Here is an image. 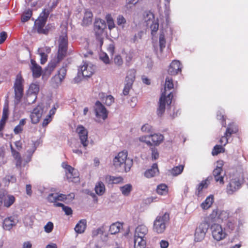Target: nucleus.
Returning a JSON list of instances; mask_svg holds the SVG:
<instances>
[{
	"label": "nucleus",
	"instance_id": "obj_1",
	"mask_svg": "<svg viewBox=\"0 0 248 248\" xmlns=\"http://www.w3.org/2000/svg\"><path fill=\"white\" fill-rule=\"evenodd\" d=\"M173 88L172 79L167 77L166 78L164 91L162 92L159 99V105L157 110L158 116H161L165 111L166 104L168 105L171 103L172 98V93L170 91Z\"/></svg>",
	"mask_w": 248,
	"mask_h": 248
},
{
	"label": "nucleus",
	"instance_id": "obj_2",
	"mask_svg": "<svg viewBox=\"0 0 248 248\" xmlns=\"http://www.w3.org/2000/svg\"><path fill=\"white\" fill-rule=\"evenodd\" d=\"M113 165L118 171L127 172L133 165V160L127 158L126 152H120L113 159Z\"/></svg>",
	"mask_w": 248,
	"mask_h": 248
},
{
	"label": "nucleus",
	"instance_id": "obj_3",
	"mask_svg": "<svg viewBox=\"0 0 248 248\" xmlns=\"http://www.w3.org/2000/svg\"><path fill=\"white\" fill-rule=\"evenodd\" d=\"M106 28V24L104 20L97 19L94 23V30L96 36V40L98 42L100 48L103 44L104 39L106 36L105 29Z\"/></svg>",
	"mask_w": 248,
	"mask_h": 248
},
{
	"label": "nucleus",
	"instance_id": "obj_4",
	"mask_svg": "<svg viewBox=\"0 0 248 248\" xmlns=\"http://www.w3.org/2000/svg\"><path fill=\"white\" fill-rule=\"evenodd\" d=\"M169 220L170 215L167 213L158 216L154 222L153 231L157 233H163Z\"/></svg>",
	"mask_w": 248,
	"mask_h": 248
},
{
	"label": "nucleus",
	"instance_id": "obj_5",
	"mask_svg": "<svg viewBox=\"0 0 248 248\" xmlns=\"http://www.w3.org/2000/svg\"><path fill=\"white\" fill-rule=\"evenodd\" d=\"M67 45L68 40L66 29L64 28L62 30V34L60 36L59 40L58 62H60L66 56L67 50Z\"/></svg>",
	"mask_w": 248,
	"mask_h": 248
},
{
	"label": "nucleus",
	"instance_id": "obj_6",
	"mask_svg": "<svg viewBox=\"0 0 248 248\" xmlns=\"http://www.w3.org/2000/svg\"><path fill=\"white\" fill-rule=\"evenodd\" d=\"M49 14V10L48 9H44L41 13L39 17L35 21V26L39 33L46 34L48 32V30L46 28L44 29L46 24V20Z\"/></svg>",
	"mask_w": 248,
	"mask_h": 248
},
{
	"label": "nucleus",
	"instance_id": "obj_7",
	"mask_svg": "<svg viewBox=\"0 0 248 248\" xmlns=\"http://www.w3.org/2000/svg\"><path fill=\"white\" fill-rule=\"evenodd\" d=\"M209 228V225L205 222H202L196 228L194 240L196 242L202 241Z\"/></svg>",
	"mask_w": 248,
	"mask_h": 248
},
{
	"label": "nucleus",
	"instance_id": "obj_8",
	"mask_svg": "<svg viewBox=\"0 0 248 248\" xmlns=\"http://www.w3.org/2000/svg\"><path fill=\"white\" fill-rule=\"evenodd\" d=\"M212 234L213 238L217 241H220L225 238L226 233L223 230L221 226L215 223L211 227Z\"/></svg>",
	"mask_w": 248,
	"mask_h": 248
},
{
	"label": "nucleus",
	"instance_id": "obj_9",
	"mask_svg": "<svg viewBox=\"0 0 248 248\" xmlns=\"http://www.w3.org/2000/svg\"><path fill=\"white\" fill-rule=\"evenodd\" d=\"M76 132L79 136L81 144L84 148H86L89 144L87 130L83 125H78L76 128Z\"/></svg>",
	"mask_w": 248,
	"mask_h": 248
},
{
	"label": "nucleus",
	"instance_id": "obj_10",
	"mask_svg": "<svg viewBox=\"0 0 248 248\" xmlns=\"http://www.w3.org/2000/svg\"><path fill=\"white\" fill-rule=\"evenodd\" d=\"M242 182L239 177H235L231 179L227 186L226 192L229 195H232L237 191L241 186Z\"/></svg>",
	"mask_w": 248,
	"mask_h": 248
},
{
	"label": "nucleus",
	"instance_id": "obj_11",
	"mask_svg": "<svg viewBox=\"0 0 248 248\" xmlns=\"http://www.w3.org/2000/svg\"><path fill=\"white\" fill-rule=\"evenodd\" d=\"M94 112L96 117L105 120L108 117V112L104 105L99 101H97L94 106Z\"/></svg>",
	"mask_w": 248,
	"mask_h": 248
},
{
	"label": "nucleus",
	"instance_id": "obj_12",
	"mask_svg": "<svg viewBox=\"0 0 248 248\" xmlns=\"http://www.w3.org/2000/svg\"><path fill=\"white\" fill-rule=\"evenodd\" d=\"M15 93V102L17 104L19 102L23 95V89L22 85L21 78H17L14 85Z\"/></svg>",
	"mask_w": 248,
	"mask_h": 248
},
{
	"label": "nucleus",
	"instance_id": "obj_13",
	"mask_svg": "<svg viewBox=\"0 0 248 248\" xmlns=\"http://www.w3.org/2000/svg\"><path fill=\"white\" fill-rule=\"evenodd\" d=\"M229 214L228 212L218 210V209L213 210L210 215V217L212 219H214L217 221H219V220L221 221L226 220L229 218Z\"/></svg>",
	"mask_w": 248,
	"mask_h": 248
},
{
	"label": "nucleus",
	"instance_id": "obj_14",
	"mask_svg": "<svg viewBox=\"0 0 248 248\" xmlns=\"http://www.w3.org/2000/svg\"><path fill=\"white\" fill-rule=\"evenodd\" d=\"M93 72V67L89 65L86 62H83V64L81 65L78 69V74H81L84 77H91Z\"/></svg>",
	"mask_w": 248,
	"mask_h": 248
},
{
	"label": "nucleus",
	"instance_id": "obj_15",
	"mask_svg": "<svg viewBox=\"0 0 248 248\" xmlns=\"http://www.w3.org/2000/svg\"><path fill=\"white\" fill-rule=\"evenodd\" d=\"M218 166H217L216 168L214 169L213 171V175L215 178L216 182H219L221 184H224L223 176L220 175L221 172L222 171V166H223V161H219L217 162Z\"/></svg>",
	"mask_w": 248,
	"mask_h": 248
},
{
	"label": "nucleus",
	"instance_id": "obj_16",
	"mask_svg": "<svg viewBox=\"0 0 248 248\" xmlns=\"http://www.w3.org/2000/svg\"><path fill=\"white\" fill-rule=\"evenodd\" d=\"M182 66L180 61L177 60L173 61L170 63L168 72L169 74L175 76L177 75L178 72H181Z\"/></svg>",
	"mask_w": 248,
	"mask_h": 248
},
{
	"label": "nucleus",
	"instance_id": "obj_17",
	"mask_svg": "<svg viewBox=\"0 0 248 248\" xmlns=\"http://www.w3.org/2000/svg\"><path fill=\"white\" fill-rule=\"evenodd\" d=\"M43 110L41 106L38 105L34 108L31 114V123L37 124L39 122L41 117Z\"/></svg>",
	"mask_w": 248,
	"mask_h": 248
},
{
	"label": "nucleus",
	"instance_id": "obj_18",
	"mask_svg": "<svg viewBox=\"0 0 248 248\" xmlns=\"http://www.w3.org/2000/svg\"><path fill=\"white\" fill-rule=\"evenodd\" d=\"M18 222V220L16 217L11 216L8 217L3 220V227L6 230H10Z\"/></svg>",
	"mask_w": 248,
	"mask_h": 248
},
{
	"label": "nucleus",
	"instance_id": "obj_19",
	"mask_svg": "<svg viewBox=\"0 0 248 248\" xmlns=\"http://www.w3.org/2000/svg\"><path fill=\"white\" fill-rule=\"evenodd\" d=\"M148 232L147 227L144 225L138 226L135 229L134 238L146 239V235Z\"/></svg>",
	"mask_w": 248,
	"mask_h": 248
},
{
	"label": "nucleus",
	"instance_id": "obj_20",
	"mask_svg": "<svg viewBox=\"0 0 248 248\" xmlns=\"http://www.w3.org/2000/svg\"><path fill=\"white\" fill-rule=\"evenodd\" d=\"M30 68L32 72V75L34 78L39 77L42 74V69L41 66L38 65L35 61L31 60Z\"/></svg>",
	"mask_w": 248,
	"mask_h": 248
},
{
	"label": "nucleus",
	"instance_id": "obj_21",
	"mask_svg": "<svg viewBox=\"0 0 248 248\" xmlns=\"http://www.w3.org/2000/svg\"><path fill=\"white\" fill-rule=\"evenodd\" d=\"M67 172H66L67 178L69 181H73V179H77L78 174L77 170L70 166H66Z\"/></svg>",
	"mask_w": 248,
	"mask_h": 248
},
{
	"label": "nucleus",
	"instance_id": "obj_22",
	"mask_svg": "<svg viewBox=\"0 0 248 248\" xmlns=\"http://www.w3.org/2000/svg\"><path fill=\"white\" fill-rule=\"evenodd\" d=\"M158 171L157 165L156 163H155L153 165L151 169L147 170L144 172V175L147 178H151L158 174Z\"/></svg>",
	"mask_w": 248,
	"mask_h": 248
},
{
	"label": "nucleus",
	"instance_id": "obj_23",
	"mask_svg": "<svg viewBox=\"0 0 248 248\" xmlns=\"http://www.w3.org/2000/svg\"><path fill=\"white\" fill-rule=\"evenodd\" d=\"M86 227V221L85 219H82L76 225L75 230L78 233H82L84 232Z\"/></svg>",
	"mask_w": 248,
	"mask_h": 248
},
{
	"label": "nucleus",
	"instance_id": "obj_24",
	"mask_svg": "<svg viewBox=\"0 0 248 248\" xmlns=\"http://www.w3.org/2000/svg\"><path fill=\"white\" fill-rule=\"evenodd\" d=\"M3 199L4 206L6 207H10L15 202V197L11 195L5 194L3 193Z\"/></svg>",
	"mask_w": 248,
	"mask_h": 248
},
{
	"label": "nucleus",
	"instance_id": "obj_25",
	"mask_svg": "<svg viewBox=\"0 0 248 248\" xmlns=\"http://www.w3.org/2000/svg\"><path fill=\"white\" fill-rule=\"evenodd\" d=\"M93 14L90 11H86L85 13L82 21V25L87 26L91 24L92 22Z\"/></svg>",
	"mask_w": 248,
	"mask_h": 248
},
{
	"label": "nucleus",
	"instance_id": "obj_26",
	"mask_svg": "<svg viewBox=\"0 0 248 248\" xmlns=\"http://www.w3.org/2000/svg\"><path fill=\"white\" fill-rule=\"evenodd\" d=\"M210 183L209 177H208L205 180L202 181L198 185L197 189L196 194L199 195L203 189L207 188Z\"/></svg>",
	"mask_w": 248,
	"mask_h": 248
},
{
	"label": "nucleus",
	"instance_id": "obj_27",
	"mask_svg": "<svg viewBox=\"0 0 248 248\" xmlns=\"http://www.w3.org/2000/svg\"><path fill=\"white\" fill-rule=\"evenodd\" d=\"M146 244V239L134 238L135 248H145Z\"/></svg>",
	"mask_w": 248,
	"mask_h": 248
},
{
	"label": "nucleus",
	"instance_id": "obj_28",
	"mask_svg": "<svg viewBox=\"0 0 248 248\" xmlns=\"http://www.w3.org/2000/svg\"><path fill=\"white\" fill-rule=\"evenodd\" d=\"M213 202H214L213 196L210 195L206 199L205 201L201 204V207L203 209H204V210L208 209L211 206L212 204H213Z\"/></svg>",
	"mask_w": 248,
	"mask_h": 248
},
{
	"label": "nucleus",
	"instance_id": "obj_29",
	"mask_svg": "<svg viewBox=\"0 0 248 248\" xmlns=\"http://www.w3.org/2000/svg\"><path fill=\"white\" fill-rule=\"evenodd\" d=\"M144 20L147 26L153 23L155 20L154 14L150 12H145L144 15Z\"/></svg>",
	"mask_w": 248,
	"mask_h": 248
},
{
	"label": "nucleus",
	"instance_id": "obj_30",
	"mask_svg": "<svg viewBox=\"0 0 248 248\" xmlns=\"http://www.w3.org/2000/svg\"><path fill=\"white\" fill-rule=\"evenodd\" d=\"M122 227V224L119 222H116L112 224L109 227V231L111 234H115L119 232L121 228Z\"/></svg>",
	"mask_w": 248,
	"mask_h": 248
},
{
	"label": "nucleus",
	"instance_id": "obj_31",
	"mask_svg": "<svg viewBox=\"0 0 248 248\" xmlns=\"http://www.w3.org/2000/svg\"><path fill=\"white\" fill-rule=\"evenodd\" d=\"M150 137L152 138V141L155 145L160 144L164 140V137L161 134H155L151 135Z\"/></svg>",
	"mask_w": 248,
	"mask_h": 248
},
{
	"label": "nucleus",
	"instance_id": "obj_32",
	"mask_svg": "<svg viewBox=\"0 0 248 248\" xmlns=\"http://www.w3.org/2000/svg\"><path fill=\"white\" fill-rule=\"evenodd\" d=\"M95 191L97 195H102L105 191V186L103 183L102 182L97 183L95 187Z\"/></svg>",
	"mask_w": 248,
	"mask_h": 248
},
{
	"label": "nucleus",
	"instance_id": "obj_33",
	"mask_svg": "<svg viewBox=\"0 0 248 248\" xmlns=\"http://www.w3.org/2000/svg\"><path fill=\"white\" fill-rule=\"evenodd\" d=\"M120 188L123 195L128 196L132 190V186L131 184H128L120 187Z\"/></svg>",
	"mask_w": 248,
	"mask_h": 248
},
{
	"label": "nucleus",
	"instance_id": "obj_34",
	"mask_svg": "<svg viewBox=\"0 0 248 248\" xmlns=\"http://www.w3.org/2000/svg\"><path fill=\"white\" fill-rule=\"evenodd\" d=\"M159 51L160 53H161L163 51V49L166 46V40L165 39V35L163 32L160 33L159 37Z\"/></svg>",
	"mask_w": 248,
	"mask_h": 248
},
{
	"label": "nucleus",
	"instance_id": "obj_35",
	"mask_svg": "<svg viewBox=\"0 0 248 248\" xmlns=\"http://www.w3.org/2000/svg\"><path fill=\"white\" fill-rule=\"evenodd\" d=\"M62 196V194L57 195L55 194L51 193L48 195L47 199V201L50 202H56L57 201H62V199H60V197Z\"/></svg>",
	"mask_w": 248,
	"mask_h": 248
},
{
	"label": "nucleus",
	"instance_id": "obj_36",
	"mask_svg": "<svg viewBox=\"0 0 248 248\" xmlns=\"http://www.w3.org/2000/svg\"><path fill=\"white\" fill-rule=\"evenodd\" d=\"M39 91V87L38 84H31L29 90H28L27 93L29 94H34L35 95H37Z\"/></svg>",
	"mask_w": 248,
	"mask_h": 248
},
{
	"label": "nucleus",
	"instance_id": "obj_37",
	"mask_svg": "<svg viewBox=\"0 0 248 248\" xmlns=\"http://www.w3.org/2000/svg\"><path fill=\"white\" fill-rule=\"evenodd\" d=\"M184 166L181 165L174 167L171 170V173L173 176H177L181 174L184 170Z\"/></svg>",
	"mask_w": 248,
	"mask_h": 248
},
{
	"label": "nucleus",
	"instance_id": "obj_38",
	"mask_svg": "<svg viewBox=\"0 0 248 248\" xmlns=\"http://www.w3.org/2000/svg\"><path fill=\"white\" fill-rule=\"evenodd\" d=\"M34 217L31 216H27L24 219V223L26 227L31 228L33 224Z\"/></svg>",
	"mask_w": 248,
	"mask_h": 248
},
{
	"label": "nucleus",
	"instance_id": "obj_39",
	"mask_svg": "<svg viewBox=\"0 0 248 248\" xmlns=\"http://www.w3.org/2000/svg\"><path fill=\"white\" fill-rule=\"evenodd\" d=\"M59 62H58V57H57L56 60H54L53 62H52L50 63H49L47 67L46 73L47 74L48 73V74H50L51 73V72L52 71H53L54 69L55 68V67L57 65V64L58 63H59Z\"/></svg>",
	"mask_w": 248,
	"mask_h": 248
},
{
	"label": "nucleus",
	"instance_id": "obj_40",
	"mask_svg": "<svg viewBox=\"0 0 248 248\" xmlns=\"http://www.w3.org/2000/svg\"><path fill=\"white\" fill-rule=\"evenodd\" d=\"M55 206L62 207L63 211L65 212L67 215H70L72 214V210L69 207L65 206L63 204L61 203H57L54 204Z\"/></svg>",
	"mask_w": 248,
	"mask_h": 248
},
{
	"label": "nucleus",
	"instance_id": "obj_41",
	"mask_svg": "<svg viewBox=\"0 0 248 248\" xmlns=\"http://www.w3.org/2000/svg\"><path fill=\"white\" fill-rule=\"evenodd\" d=\"M37 98V96L34 94H29L28 93L26 94V102L28 105L33 103Z\"/></svg>",
	"mask_w": 248,
	"mask_h": 248
},
{
	"label": "nucleus",
	"instance_id": "obj_42",
	"mask_svg": "<svg viewBox=\"0 0 248 248\" xmlns=\"http://www.w3.org/2000/svg\"><path fill=\"white\" fill-rule=\"evenodd\" d=\"M32 16V11L30 9L27 10L22 15L21 17V21L22 22H25L29 20Z\"/></svg>",
	"mask_w": 248,
	"mask_h": 248
},
{
	"label": "nucleus",
	"instance_id": "obj_43",
	"mask_svg": "<svg viewBox=\"0 0 248 248\" xmlns=\"http://www.w3.org/2000/svg\"><path fill=\"white\" fill-rule=\"evenodd\" d=\"M224 151L225 149L222 146L217 145L214 147L212 154L213 155H217L219 153L224 152Z\"/></svg>",
	"mask_w": 248,
	"mask_h": 248
},
{
	"label": "nucleus",
	"instance_id": "obj_44",
	"mask_svg": "<svg viewBox=\"0 0 248 248\" xmlns=\"http://www.w3.org/2000/svg\"><path fill=\"white\" fill-rule=\"evenodd\" d=\"M156 191L160 195H163L167 193V186L165 184H160L158 186Z\"/></svg>",
	"mask_w": 248,
	"mask_h": 248
},
{
	"label": "nucleus",
	"instance_id": "obj_45",
	"mask_svg": "<svg viewBox=\"0 0 248 248\" xmlns=\"http://www.w3.org/2000/svg\"><path fill=\"white\" fill-rule=\"evenodd\" d=\"M63 80V79L57 74L52 78L51 82L55 86H58L61 84Z\"/></svg>",
	"mask_w": 248,
	"mask_h": 248
},
{
	"label": "nucleus",
	"instance_id": "obj_46",
	"mask_svg": "<svg viewBox=\"0 0 248 248\" xmlns=\"http://www.w3.org/2000/svg\"><path fill=\"white\" fill-rule=\"evenodd\" d=\"M126 23V20L122 15H119L117 18V24L118 25L124 28Z\"/></svg>",
	"mask_w": 248,
	"mask_h": 248
},
{
	"label": "nucleus",
	"instance_id": "obj_47",
	"mask_svg": "<svg viewBox=\"0 0 248 248\" xmlns=\"http://www.w3.org/2000/svg\"><path fill=\"white\" fill-rule=\"evenodd\" d=\"M114 99L112 96L110 95H107L103 102L107 106H110L114 102Z\"/></svg>",
	"mask_w": 248,
	"mask_h": 248
},
{
	"label": "nucleus",
	"instance_id": "obj_48",
	"mask_svg": "<svg viewBox=\"0 0 248 248\" xmlns=\"http://www.w3.org/2000/svg\"><path fill=\"white\" fill-rule=\"evenodd\" d=\"M53 229V224L51 222H48L45 226V231L47 233H50Z\"/></svg>",
	"mask_w": 248,
	"mask_h": 248
},
{
	"label": "nucleus",
	"instance_id": "obj_49",
	"mask_svg": "<svg viewBox=\"0 0 248 248\" xmlns=\"http://www.w3.org/2000/svg\"><path fill=\"white\" fill-rule=\"evenodd\" d=\"M237 129L236 128H232L230 126H229L226 131L225 136L226 137H230L232 133H235Z\"/></svg>",
	"mask_w": 248,
	"mask_h": 248
},
{
	"label": "nucleus",
	"instance_id": "obj_50",
	"mask_svg": "<svg viewBox=\"0 0 248 248\" xmlns=\"http://www.w3.org/2000/svg\"><path fill=\"white\" fill-rule=\"evenodd\" d=\"M104 232L103 228H99L92 231V236L95 237L99 234H103Z\"/></svg>",
	"mask_w": 248,
	"mask_h": 248
},
{
	"label": "nucleus",
	"instance_id": "obj_51",
	"mask_svg": "<svg viewBox=\"0 0 248 248\" xmlns=\"http://www.w3.org/2000/svg\"><path fill=\"white\" fill-rule=\"evenodd\" d=\"M114 62L115 64L119 66H121L123 63V59L120 55H117L115 57Z\"/></svg>",
	"mask_w": 248,
	"mask_h": 248
},
{
	"label": "nucleus",
	"instance_id": "obj_52",
	"mask_svg": "<svg viewBox=\"0 0 248 248\" xmlns=\"http://www.w3.org/2000/svg\"><path fill=\"white\" fill-rule=\"evenodd\" d=\"M135 74L136 71L134 69L130 70L128 71L127 74L126 76L127 78H130L131 80H133L134 81L135 78Z\"/></svg>",
	"mask_w": 248,
	"mask_h": 248
},
{
	"label": "nucleus",
	"instance_id": "obj_53",
	"mask_svg": "<svg viewBox=\"0 0 248 248\" xmlns=\"http://www.w3.org/2000/svg\"><path fill=\"white\" fill-rule=\"evenodd\" d=\"M152 151V158L153 159H156L159 157V154L157 149L155 147L151 148Z\"/></svg>",
	"mask_w": 248,
	"mask_h": 248
},
{
	"label": "nucleus",
	"instance_id": "obj_54",
	"mask_svg": "<svg viewBox=\"0 0 248 248\" xmlns=\"http://www.w3.org/2000/svg\"><path fill=\"white\" fill-rule=\"evenodd\" d=\"M51 49L50 47L48 46H45L42 48H39L38 49V53H41V52H43L44 54H46V55L50 52Z\"/></svg>",
	"mask_w": 248,
	"mask_h": 248
},
{
	"label": "nucleus",
	"instance_id": "obj_55",
	"mask_svg": "<svg viewBox=\"0 0 248 248\" xmlns=\"http://www.w3.org/2000/svg\"><path fill=\"white\" fill-rule=\"evenodd\" d=\"M67 70L64 66L62 67L58 71V75L62 79H64L66 74Z\"/></svg>",
	"mask_w": 248,
	"mask_h": 248
},
{
	"label": "nucleus",
	"instance_id": "obj_56",
	"mask_svg": "<svg viewBox=\"0 0 248 248\" xmlns=\"http://www.w3.org/2000/svg\"><path fill=\"white\" fill-rule=\"evenodd\" d=\"M150 28L152 30V34L154 32H155L157 31L158 29L159 25L157 22H154L149 25Z\"/></svg>",
	"mask_w": 248,
	"mask_h": 248
},
{
	"label": "nucleus",
	"instance_id": "obj_57",
	"mask_svg": "<svg viewBox=\"0 0 248 248\" xmlns=\"http://www.w3.org/2000/svg\"><path fill=\"white\" fill-rule=\"evenodd\" d=\"M110 180L112 181L113 183L117 184L123 182V179L121 177H115L113 176H109Z\"/></svg>",
	"mask_w": 248,
	"mask_h": 248
},
{
	"label": "nucleus",
	"instance_id": "obj_58",
	"mask_svg": "<svg viewBox=\"0 0 248 248\" xmlns=\"http://www.w3.org/2000/svg\"><path fill=\"white\" fill-rule=\"evenodd\" d=\"M100 58L106 64L109 63V58L106 53H103V54L100 55Z\"/></svg>",
	"mask_w": 248,
	"mask_h": 248
},
{
	"label": "nucleus",
	"instance_id": "obj_59",
	"mask_svg": "<svg viewBox=\"0 0 248 248\" xmlns=\"http://www.w3.org/2000/svg\"><path fill=\"white\" fill-rule=\"evenodd\" d=\"M150 136H141L139 138L140 141L146 143L147 145H151L152 143L150 141L147 140L148 138H149Z\"/></svg>",
	"mask_w": 248,
	"mask_h": 248
},
{
	"label": "nucleus",
	"instance_id": "obj_60",
	"mask_svg": "<svg viewBox=\"0 0 248 248\" xmlns=\"http://www.w3.org/2000/svg\"><path fill=\"white\" fill-rule=\"evenodd\" d=\"M152 129V127L148 124L143 125L141 128L142 131L147 133L151 132Z\"/></svg>",
	"mask_w": 248,
	"mask_h": 248
},
{
	"label": "nucleus",
	"instance_id": "obj_61",
	"mask_svg": "<svg viewBox=\"0 0 248 248\" xmlns=\"http://www.w3.org/2000/svg\"><path fill=\"white\" fill-rule=\"evenodd\" d=\"M8 109L6 107H4L3 110L2 117L1 120L6 121L8 118Z\"/></svg>",
	"mask_w": 248,
	"mask_h": 248
},
{
	"label": "nucleus",
	"instance_id": "obj_62",
	"mask_svg": "<svg viewBox=\"0 0 248 248\" xmlns=\"http://www.w3.org/2000/svg\"><path fill=\"white\" fill-rule=\"evenodd\" d=\"M132 86L129 85L128 84H125L124 89L123 90V93L124 95H128L129 90L131 89Z\"/></svg>",
	"mask_w": 248,
	"mask_h": 248
},
{
	"label": "nucleus",
	"instance_id": "obj_63",
	"mask_svg": "<svg viewBox=\"0 0 248 248\" xmlns=\"http://www.w3.org/2000/svg\"><path fill=\"white\" fill-rule=\"evenodd\" d=\"M38 54L41 57V63L42 64L45 63L47 61V55L46 54H44L43 52Z\"/></svg>",
	"mask_w": 248,
	"mask_h": 248
},
{
	"label": "nucleus",
	"instance_id": "obj_64",
	"mask_svg": "<svg viewBox=\"0 0 248 248\" xmlns=\"http://www.w3.org/2000/svg\"><path fill=\"white\" fill-rule=\"evenodd\" d=\"M7 38V33L5 31H2L0 33V44L3 43Z\"/></svg>",
	"mask_w": 248,
	"mask_h": 248
}]
</instances>
